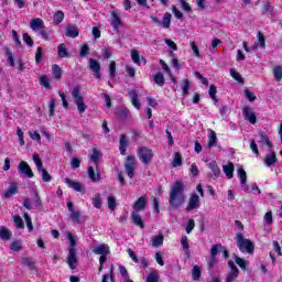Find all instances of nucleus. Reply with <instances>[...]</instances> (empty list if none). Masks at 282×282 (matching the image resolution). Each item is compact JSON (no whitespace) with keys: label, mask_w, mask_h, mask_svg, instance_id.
<instances>
[{"label":"nucleus","mask_w":282,"mask_h":282,"mask_svg":"<svg viewBox=\"0 0 282 282\" xmlns=\"http://www.w3.org/2000/svg\"><path fill=\"white\" fill-rule=\"evenodd\" d=\"M66 237L69 242L67 264L70 270H76V267L78 265V256H76V236L72 232H66Z\"/></svg>","instance_id":"obj_1"},{"label":"nucleus","mask_w":282,"mask_h":282,"mask_svg":"<svg viewBox=\"0 0 282 282\" xmlns=\"http://www.w3.org/2000/svg\"><path fill=\"white\" fill-rule=\"evenodd\" d=\"M184 183L182 181H177L174 186L172 187V192L170 194V204L174 208L182 206L184 204Z\"/></svg>","instance_id":"obj_2"},{"label":"nucleus","mask_w":282,"mask_h":282,"mask_svg":"<svg viewBox=\"0 0 282 282\" xmlns=\"http://www.w3.org/2000/svg\"><path fill=\"white\" fill-rule=\"evenodd\" d=\"M70 94L78 112L85 113V111H87V105L85 104V98L83 97V93L80 91V86H75Z\"/></svg>","instance_id":"obj_3"},{"label":"nucleus","mask_w":282,"mask_h":282,"mask_svg":"<svg viewBox=\"0 0 282 282\" xmlns=\"http://www.w3.org/2000/svg\"><path fill=\"white\" fill-rule=\"evenodd\" d=\"M236 239L240 252H247L248 254H252L254 252V243H252L250 239H246L243 234H236Z\"/></svg>","instance_id":"obj_4"},{"label":"nucleus","mask_w":282,"mask_h":282,"mask_svg":"<svg viewBox=\"0 0 282 282\" xmlns=\"http://www.w3.org/2000/svg\"><path fill=\"white\" fill-rule=\"evenodd\" d=\"M137 155L140 162H142V164H144L145 166H148V164H151V162L153 161V150L147 147L139 148L137 151Z\"/></svg>","instance_id":"obj_5"},{"label":"nucleus","mask_w":282,"mask_h":282,"mask_svg":"<svg viewBox=\"0 0 282 282\" xmlns=\"http://www.w3.org/2000/svg\"><path fill=\"white\" fill-rule=\"evenodd\" d=\"M23 206L24 208H26V210H32V208L37 209L43 206V200H41V196H39V193L34 192L33 202L30 200L29 197H25L23 202Z\"/></svg>","instance_id":"obj_6"},{"label":"nucleus","mask_w":282,"mask_h":282,"mask_svg":"<svg viewBox=\"0 0 282 282\" xmlns=\"http://www.w3.org/2000/svg\"><path fill=\"white\" fill-rule=\"evenodd\" d=\"M124 170L130 177V180H133V175H135V158L133 156H128L126 162H124Z\"/></svg>","instance_id":"obj_7"},{"label":"nucleus","mask_w":282,"mask_h":282,"mask_svg":"<svg viewBox=\"0 0 282 282\" xmlns=\"http://www.w3.org/2000/svg\"><path fill=\"white\" fill-rule=\"evenodd\" d=\"M128 254L134 263H140V268H142L143 270H147V268H149V259L147 258L138 259V256L131 249H128Z\"/></svg>","instance_id":"obj_8"},{"label":"nucleus","mask_w":282,"mask_h":282,"mask_svg":"<svg viewBox=\"0 0 282 282\" xmlns=\"http://www.w3.org/2000/svg\"><path fill=\"white\" fill-rule=\"evenodd\" d=\"M147 206H149V197L141 196L132 206L133 213H141Z\"/></svg>","instance_id":"obj_9"},{"label":"nucleus","mask_w":282,"mask_h":282,"mask_svg":"<svg viewBox=\"0 0 282 282\" xmlns=\"http://www.w3.org/2000/svg\"><path fill=\"white\" fill-rule=\"evenodd\" d=\"M65 184H67V186H69V188H72L76 193H85V185H83V183L78 181L66 177Z\"/></svg>","instance_id":"obj_10"},{"label":"nucleus","mask_w":282,"mask_h":282,"mask_svg":"<svg viewBox=\"0 0 282 282\" xmlns=\"http://www.w3.org/2000/svg\"><path fill=\"white\" fill-rule=\"evenodd\" d=\"M111 14V20H110V25L112 30L116 32H120V25H122V19H120V15L116 11H110Z\"/></svg>","instance_id":"obj_11"},{"label":"nucleus","mask_w":282,"mask_h":282,"mask_svg":"<svg viewBox=\"0 0 282 282\" xmlns=\"http://www.w3.org/2000/svg\"><path fill=\"white\" fill-rule=\"evenodd\" d=\"M88 177L91 182H100V167L98 164L94 166L89 165L88 166Z\"/></svg>","instance_id":"obj_12"},{"label":"nucleus","mask_w":282,"mask_h":282,"mask_svg":"<svg viewBox=\"0 0 282 282\" xmlns=\"http://www.w3.org/2000/svg\"><path fill=\"white\" fill-rule=\"evenodd\" d=\"M197 208H199V195H197L196 193H193L189 196V200H188L186 210L191 212V210H195Z\"/></svg>","instance_id":"obj_13"},{"label":"nucleus","mask_w":282,"mask_h":282,"mask_svg":"<svg viewBox=\"0 0 282 282\" xmlns=\"http://www.w3.org/2000/svg\"><path fill=\"white\" fill-rule=\"evenodd\" d=\"M30 28L33 32H39V30H45V22L41 18H34L30 21Z\"/></svg>","instance_id":"obj_14"},{"label":"nucleus","mask_w":282,"mask_h":282,"mask_svg":"<svg viewBox=\"0 0 282 282\" xmlns=\"http://www.w3.org/2000/svg\"><path fill=\"white\" fill-rule=\"evenodd\" d=\"M89 69L93 70L95 78L100 79V63L98 61L90 58L89 59Z\"/></svg>","instance_id":"obj_15"},{"label":"nucleus","mask_w":282,"mask_h":282,"mask_svg":"<svg viewBox=\"0 0 282 282\" xmlns=\"http://www.w3.org/2000/svg\"><path fill=\"white\" fill-rule=\"evenodd\" d=\"M17 193H19V183L12 182L10 183L8 189L4 192L3 197L10 199V197L17 195Z\"/></svg>","instance_id":"obj_16"},{"label":"nucleus","mask_w":282,"mask_h":282,"mask_svg":"<svg viewBox=\"0 0 282 282\" xmlns=\"http://www.w3.org/2000/svg\"><path fill=\"white\" fill-rule=\"evenodd\" d=\"M242 113L243 116H246L247 120H249L251 124H257V115H254L250 107H243Z\"/></svg>","instance_id":"obj_17"},{"label":"nucleus","mask_w":282,"mask_h":282,"mask_svg":"<svg viewBox=\"0 0 282 282\" xmlns=\"http://www.w3.org/2000/svg\"><path fill=\"white\" fill-rule=\"evenodd\" d=\"M228 265L231 272L228 274L226 282H232L235 279H237V276H239V269H237V265H235V262L232 261H229Z\"/></svg>","instance_id":"obj_18"},{"label":"nucleus","mask_w":282,"mask_h":282,"mask_svg":"<svg viewBox=\"0 0 282 282\" xmlns=\"http://www.w3.org/2000/svg\"><path fill=\"white\" fill-rule=\"evenodd\" d=\"M94 254L100 256H109L111 250L109 249V245H99L93 249Z\"/></svg>","instance_id":"obj_19"},{"label":"nucleus","mask_w":282,"mask_h":282,"mask_svg":"<svg viewBox=\"0 0 282 282\" xmlns=\"http://www.w3.org/2000/svg\"><path fill=\"white\" fill-rule=\"evenodd\" d=\"M18 169L23 175H26V177H34V172H32V169H30V165L26 162L22 161L18 165Z\"/></svg>","instance_id":"obj_20"},{"label":"nucleus","mask_w":282,"mask_h":282,"mask_svg":"<svg viewBox=\"0 0 282 282\" xmlns=\"http://www.w3.org/2000/svg\"><path fill=\"white\" fill-rule=\"evenodd\" d=\"M127 147H129V140L127 139L126 134H121L119 140V151L121 155L127 154Z\"/></svg>","instance_id":"obj_21"},{"label":"nucleus","mask_w":282,"mask_h":282,"mask_svg":"<svg viewBox=\"0 0 282 282\" xmlns=\"http://www.w3.org/2000/svg\"><path fill=\"white\" fill-rule=\"evenodd\" d=\"M57 56H59V58H69V50L67 48V44L62 43L57 46Z\"/></svg>","instance_id":"obj_22"},{"label":"nucleus","mask_w":282,"mask_h":282,"mask_svg":"<svg viewBox=\"0 0 282 282\" xmlns=\"http://www.w3.org/2000/svg\"><path fill=\"white\" fill-rule=\"evenodd\" d=\"M131 219L135 226L144 228V221L142 220V216H140V212H132Z\"/></svg>","instance_id":"obj_23"},{"label":"nucleus","mask_w":282,"mask_h":282,"mask_svg":"<svg viewBox=\"0 0 282 282\" xmlns=\"http://www.w3.org/2000/svg\"><path fill=\"white\" fill-rule=\"evenodd\" d=\"M223 171L225 175L228 177V180H232L235 173V164L229 162L227 165L223 166Z\"/></svg>","instance_id":"obj_24"},{"label":"nucleus","mask_w":282,"mask_h":282,"mask_svg":"<svg viewBox=\"0 0 282 282\" xmlns=\"http://www.w3.org/2000/svg\"><path fill=\"white\" fill-rule=\"evenodd\" d=\"M208 149H213V147H217V133L215 130H210L208 134V143H207Z\"/></svg>","instance_id":"obj_25"},{"label":"nucleus","mask_w":282,"mask_h":282,"mask_svg":"<svg viewBox=\"0 0 282 282\" xmlns=\"http://www.w3.org/2000/svg\"><path fill=\"white\" fill-rule=\"evenodd\" d=\"M52 74L55 80H61V78H63V69L57 64L52 66Z\"/></svg>","instance_id":"obj_26"},{"label":"nucleus","mask_w":282,"mask_h":282,"mask_svg":"<svg viewBox=\"0 0 282 282\" xmlns=\"http://www.w3.org/2000/svg\"><path fill=\"white\" fill-rule=\"evenodd\" d=\"M10 237H12V232L4 226L0 227V239L3 241H10Z\"/></svg>","instance_id":"obj_27"},{"label":"nucleus","mask_w":282,"mask_h":282,"mask_svg":"<svg viewBox=\"0 0 282 282\" xmlns=\"http://www.w3.org/2000/svg\"><path fill=\"white\" fill-rule=\"evenodd\" d=\"M264 164L265 166H273V164H276V154L274 152L267 154L264 158Z\"/></svg>","instance_id":"obj_28"},{"label":"nucleus","mask_w":282,"mask_h":282,"mask_svg":"<svg viewBox=\"0 0 282 282\" xmlns=\"http://www.w3.org/2000/svg\"><path fill=\"white\" fill-rule=\"evenodd\" d=\"M171 19H173V15L171 13H164L163 20L161 21V28H165V30H169V28H171Z\"/></svg>","instance_id":"obj_29"},{"label":"nucleus","mask_w":282,"mask_h":282,"mask_svg":"<svg viewBox=\"0 0 282 282\" xmlns=\"http://www.w3.org/2000/svg\"><path fill=\"white\" fill-rule=\"evenodd\" d=\"M237 175L240 180L241 186H246V183L248 182V175L246 174V170H243V167H239Z\"/></svg>","instance_id":"obj_30"},{"label":"nucleus","mask_w":282,"mask_h":282,"mask_svg":"<svg viewBox=\"0 0 282 282\" xmlns=\"http://www.w3.org/2000/svg\"><path fill=\"white\" fill-rule=\"evenodd\" d=\"M66 36H68L69 39H76V36H78V28L74 25H68L66 28Z\"/></svg>","instance_id":"obj_31"},{"label":"nucleus","mask_w":282,"mask_h":282,"mask_svg":"<svg viewBox=\"0 0 282 282\" xmlns=\"http://www.w3.org/2000/svg\"><path fill=\"white\" fill-rule=\"evenodd\" d=\"M164 243V236L162 234L152 237V246L153 248H160Z\"/></svg>","instance_id":"obj_32"},{"label":"nucleus","mask_w":282,"mask_h":282,"mask_svg":"<svg viewBox=\"0 0 282 282\" xmlns=\"http://www.w3.org/2000/svg\"><path fill=\"white\" fill-rule=\"evenodd\" d=\"M130 98H131V102H132L133 107H135V109H140L141 105H140V100L138 99L137 90L130 91Z\"/></svg>","instance_id":"obj_33"},{"label":"nucleus","mask_w":282,"mask_h":282,"mask_svg":"<svg viewBox=\"0 0 282 282\" xmlns=\"http://www.w3.org/2000/svg\"><path fill=\"white\" fill-rule=\"evenodd\" d=\"M93 206H95L98 209L102 208V196H100V193H96L93 197Z\"/></svg>","instance_id":"obj_34"},{"label":"nucleus","mask_w":282,"mask_h":282,"mask_svg":"<svg viewBox=\"0 0 282 282\" xmlns=\"http://www.w3.org/2000/svg\"><path fill=\"white\" fill-rule=\"evenodd\" d=\"M209 169L214 173L215 177H219V175H221V170L219 169V165H217V161H212L209 163Z\"/></svg>","instance_id":"obj_35"},{"label":"nucleus","mask_w":282,"mask_h":282,"mask_svg":"<svg viewBox=\"0 0 282 282\" xmlns=\"http://www.w3.org/2000/svg\"><path fill=\"white\" fill-rule=\"evenodd\" d=\"M13 223L15 224V228L19 230H23V228H25V223H23V218L19 215L13 216Z\"/></svg>","instance_id":"obj_36"},{"label":"nucleus","mask_w":282,"mask_h":282,"mask_svg":"<svg viewBox=\"0 0 282 282\" xmlns=\"http://www.w3.org/2000/svg\"><path fill=\"white\" fill-rule=\"evenodd\" d=\"M69 213V218L72 219V221H74V224H80V210H73Z\"/></svg>","instance_id":"obj_37"},{"label":"nucleus","mask_w":282,"mask_h":282,"mask_svg":"<svg viewBox=\"0 0 282 282\" xmlns=\"http://www.w3.org/2000/svg\"><path fill=\"white\" fill-rule=\"evenodd\" d=\"M102 155V153H100V151H98V149H93V153L90 154V160L91 162H94L95 166L96 164H98V160H100V156Z\"/></svg>","instance_id":"obj_38"},{"label":"nucleus","mask_w":282,"mask_h":282,"mask_svg":"<svg viewBox=\"0 0 282 282\" xmlns=\"http://www.w3.org/2000/svg\"><path fill=\"white\" fill-rule=\"evenodd\" d=\"M209 98H212V100H214L215 105H217V102H219V100L217 99V87L215 85H212L209 87Z\"/></svg>","instance_id":"obj_39"},{"label":"nucleus","mask_w":282,"mask_h":282,"mask_svg":"<svg viewBox=\"0 0 282 282\" xmlns=\"http://www.w3.org/2000/svg\"><path fill=\"white\" fill-rule=\"evenodd\" d=\"M33 162L37 169V172L43 171V162L41 161V156L39 154H33Z\"/></svg>","instance_id":"obj_40"},{"label":"nucleus","mask_w":282,"mask_h":282,"mask_svg":"<svg viewBox=\"0 0 282 282\" xmlns=\"http://www.w3.org/2000/svg\"><path fill=\"white\" fill-rule=\"evenodd\" d=\"M192 276L194 281H199V276H202V268L199 265H194Z\"/></svg>","instance_id":"obj_41"},{"label":"nucleus","mask_w":282,"mask_h":282,"mask_svg":"<svg viewBox=\"0 0 282 282\" xmlns=\"http://www.w3.org/2000/svg\"><path fill=\"white\" fill-rule=\"evenodd\" d=\"M63 19H65V13H63V11H57L54 15H53V21L54 23H56L57 25L59 23H63Z\"/></svg>","instance_id":"obj_42"},{"label":"nucleus","mask_w":282,"mask_h":282,"mask_svg":"<svg viewBox=\"0 0 282 282\" xmlns=\"http://www.w3.org/2000/svg\"><path fill=\"white\" fill-rule=\"evenodd\" d=\"M273 76L278 83H281L282 80V67L276 66L273 68Z\"/></svg>","instance_id":"obj_43"},{"label":"nucleus","mask_w":282,"mask_h":282,"mask_svg":"<svg viewBox=\"0 0 282 282\" xmlns=\"http://www.w3.org/2000/svg\"><path fill=\"white\" fill-rule=\"evenodd\" d=\"M182 83L183 84L181 86V89L183 91V95L187 96L188 90L191 89V82L188 79H183Z\"/></svg>","instance_id":"obj_44"},{"label":"nucleus","mask_w":282,"mask_h":282,"mask_svg":"<svg viewBox=\"0 0 282 282\" xmlns=\"http://www.w3.org/2000/svg\"><path fill=\"white\" fill-rule=\"evenodd\" d=\"M160 281V274H158V271H152L149 273L147 278V282H159Z\"/></svg>","instance_id":"obj_45"},{"label":"nucleus","mask_w":282,"mask_h":282,"mask_svg":"<svg viewBox=\"0 0 282 282\" xmlns=\"http://www.w3.org/2000/svg\"><path fill=\"white\" fill-rule=\"evenodd\" d=\"M154 83L159 85V87H164V74L158 73L154 75Z\"/></svg>","instance_id":"obj_46"},{"label":"nucleus","mask_w":282,"mask_h":282,"mask_svg":"<svg viewBox=\"0 0 282 282\" xmlns=\"http://www.w3.org/2000/svg\"><path fill=\"white\" fill-rule=\"evenodd\" d=\"M221 250H224V246L214 245L210 250V257H217V254H219V252H221Z\"/></svg>","instance_id":"obj_47"},{"label":"nucleus","mask_w":282,"mask_h":282,"mask_svg":"<svg viewBox=\"0 0 282 282\" xmlns=\"http://www.w3.org/2000/svg\"><path fill=\"white\" fill-rule=\"evenodd\" d=\"M234 259L237 265L241 268V270H246V265H248V262H246V260H243L242 258H239L237 254H234Z\"/></svg>","instance_id":"obj_48"},{"label":"nucleus","mask_w":282,"mask_h":282,"mask_svg":"<svg viewBox=\"0 0 282 282\" xmlns=\"http://www.w3.org/2000/svg\"><path fill=\"white\" fill-rule=\"evenodd\" d=\"M24 220L29 232H32V230H34V226L32 225V218L30 217V214H24Z\"/></svg>","instance_id":"obj_49"},{"label":"nucleus","mask_w":282,"mask_h":282,"mask_svg":"<svg viewBox=\"0 0 282 282\" xmlns=\"http://www.w3.org/2000/svg\"><path fill=\"white\" fill-rule=\"evenodd\" d=\"M229 73H230V76H232L237 80V83H243V78H241V74H239L237 69L230 68Z\"/></svg>","instance_id":"obj_50"},{"label":"nucleus","mask_w":282,"mask_h":282,"mask_svg":"<svg viewBox=\"0 0 282 282\" xmlns=\"http://www.w3.org/2000/svg\"><path fill=\"white\" fill-rule=\"evenodd\" d=\"M22 39L29 47H34V40L28 33H23Z\"/></svg>","instance_id":"obj_51"},{"label":"nucleus","mask_w":282,"mask_h":282,"mask_svg":"<svg viewBox=\"0 0 282 282\" xmlns=\"http://www.w3.org/2000/svg\"><path fill=\"white\" fill-rule=\"evenodd\" d=\"M173 166H182V154L180 152L174 153V161H173Z\"/></svg>","instance_id":"obj_52"},{"label":"nucleus","mask_w":282,"mask_h":282,"mask_svg":"<svg viewBox=\"0 0 282 282\" xmlns=\"http://www.w3.org/2000/svg\"><path fill=\"white\" fill-rule=\"evenodd\" d=\"M43 61V47L39 46L35 52V63L39 65Z\"/></svg>","instance_id":"obj_53"},{"label":"nucleus","mask_w":282,"mask_h":282,"mask_svg":"<svg viewBox=\"0 0 282 282\" xmlns=\"http://www.w3.org/2000/svg\"><path fill=\"white\" fill-rule=\"evenodd\" d=\"M178 2L181 3V8L184 12H193V8L188 2H186V0H178Z\"/></svg>","instance_id":"obj_54"},{"label":"nucleus","mask_w":282,"mask_h":282,"mask_svg":"<svg viewBox=\"0 0 282 282\" xmlns=\"http://www.w3.org/2000/svg\"><path fill=\"white\" fill-rule=\"evenodd\" d=\"M6 55L8 56L10 67H14V55H12V51H10V48H6Z\"/></svg>","instance_id":"obj_55"},{"label":"nucleus","mask_w":282,"mask_h":282,"mask_svg":"<svg viewBox=\"0 0 282 282\" xmlns=\"http://www.w3.org/2000/svg\"><path fill=\"white\" fill-rule=\"evenodd\" d=\"M40 84L42 85V87H45V89H50V77L43 75L42 77H40Z\"/></svg>","instance_id":"obj_56"},{"label":"nucleus","mask_w":282,"mask_h":282,"mask_svg":"<svg viewBox=\"0 0 282 282\" xmlns=\"http://www.w3.org/2000/svg\"><path fill=\"white\" fill-rule=\"evenodd\" d=\"M39 173H42V180L44 182H52V175H50V173L47 172V170L42 169L39 171Z\"/></svg>","instance_id":"obj_57"},{"label":"nucleus","mask_w":282,"mask_h":282,"mask_svg":"<svg viewBox=\"0 0 282 282\" xmlns=\"http://www.w3.org/2000/svg\"><path fill=\"white\" fill-rule=\"evenodd\" d=\"M117 204H116V197L115 196H108V208L110 210H116Z\"/></svg>","instance_id":"obj_58"},{"label":"nucleus","mask_w":282,"mask_h":282,"mask_svg":"<svg viewBox=\"0 0 282 282\" xmlns=\"http://www.w3.org/2000/svg\"><path fill=\"white\" fill-rule=\"evenodd\" d=\"M131 58L135 65H140V53L137 50H132Z\"/></svg>","instance_id":"obj_59"},{"label":"nucleus","mask_w":282,"mask_h":282,"mask_svg":"<svg viewBox=\"0 0 282 282\" xmlns=\"http://www.w3.org/2000/svg\"><path fill=\"white\" fill-rule=\"evenodd\" d=\"M259 135H260L261 144H267V147H272V144L270 143V139L268 138V134L260 133Z\"/></svg>","instance_id":"obj_60"},{"label":"nucleus","mask_w":282,"mask_h":282,"mask_svg":"<svg viewBox=\"0 0 282 282\" xmlns=\"http://www.w3.org/2000/svg\"><path fill=\"white\" fill-rule=\"evenodd\" d=\"M264 224L267 226H271L273 218H272V212H267L264 217H263Z\"/></svg>","instance_id":"obj_61"},{"label":"nucleus","mask_w":282,"mask_h":282,"mask_svg":"<svg viewBox=\"0 0 282 282\" xmlns=\"http://www.w3.org/2000/svg\"><path fill=\"white\" fill-rule=\"evenodd\" d=\"M21 248H22V245H21V241L19 240L13 241L10 247V249L13 250V252H19Z\"/></svg>","instance_id":"obj_62"},{"label":"nucleus","mask_w":282,"mask_h":282,"mask_svg":"<svg viewBox=\"0 0 282 282\" xmlns=\"http://www.w3.org/2000/svg\"><path fill=\"white\" fill-rule=\"evenodd\" d=\"M29 135H30L31 140L41 142V134L39 133V131H29Z\"/></svg>","instance_id":"obj_63"},{"label":"nucleus","mask_w":282,"mask_h":282,"mask_svg":"<svg viewBox=\"0 0 282 282\" xmlns=\"http://www.w3.org/2000/svg\"><path fill=\"white\" fill-rule=\"evenodd\" d=\"M109 77L116 78V62H111L109 66Z\"/></svg>","instance_id":"obj_64"}]
</instances>
